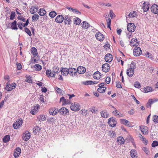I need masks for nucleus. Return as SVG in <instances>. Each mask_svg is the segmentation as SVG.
Returning a JSON list of instances; mask_svg holds the SVG:
<instances>
[{"mask_svg":"<svg viewBox=\"0 0 158 158\" xmlns=\"http://www.w3.org/2000/svg\"><path fill=\"white\" fill-rule=\"evenodd\" d=\"M38 7L36 6H32L30 9V12L32 14H34L37 12L38 10Z\"/></svg>","mask_w":158,"mask_h":158,"instance_id":"25","label":"nucleus"},{"mask_svg":"<svg viewBox=\"0 0 158 158\" xmlns=\"http://www.w3.org/2000/svg\"><path fill=\"white\" fill-rule=\"evenodd\" d=\"M30 133L28 131H26L23 134L22 139L24 140L27 141L30 139Z\"/></svg>","mask_w":158,"mask_h":158,"instance_id":"8","label":"nucleus"},{"mask_svg":"<svg viewBox=\"0 0 158 158\" xmlns=\"http://www.w3.org/2000/svg\"><path fill=\"white\" fill-rule=\"evenodd\" d=\"M25 31L30 36L31 35V34L30 31L27 27H25Z\"/></svg>","mask_w":158,"mask_h":158,"instance_id":"53","label":"nucleus"},{"mask_svg":"<svg viewBox=\"0 0 158 158\" xmlns=\"http://www.w3.org/2000/svg\"><path fill=\"white\" fill-rule=\"evenodd\" d=\"M117 141L118 144L120 145L124 144L125 142V140L123 138L122 136H119L118 137Z\"/></svg>","mask_w":158,"mask_h":158,"instance_id":"30","label":"nucleus"},{"mask_svg":"<svg viewBox=\"0 0 158 158\" xmlns=\"http://www.w3.org/2000/svg\"><path fill=\"white\" fill-rule=\"evenodd\" d=\"M134 86L135 87L138 88L140 87H141V85H140V83L138 82H135Z\"/></svg>","mask_w":158,"mask_h":158,"instance_id":"63","label":"nucleus"},{"mask_svg":"<svg viewBox=\"0 0 158 158\" xmlns=\"http://www.w3.org/2000/svg\"><path fill=\"white\" fill-rule=\"evenodd\" d=\"M158 101V99H150L146 105V107L148 108L151 107V105L153 103Z\"/></svg>","mask_w":158,"mask_h":158,"instance_id":"16","label":"nucleus"},{"mask_svg":"<svg viewBox=\"0 0 158 158\" xmlns=\"http://www.w3.org/2000/svg\"><path fill=\"white\" fill-rule=\"evenodd\" d=\"M46 119V116L43 114H40L37 117V121L38 122H41L45 121Z\"/></svg>","mask_w":158,"mask_h":158,"instance_id":"20","label":"nucleus"},{"mask_svg":"<svg viewBox=\"0 0 158 158\" xmlns=\"http://www.w3.org/2000/svg\"><path fill=\"white\" fill-rule=\"evenodd\" d=\"M47 120L48 122H50L53 123H55V119L52 118H49Z\"/></svg>","mask_w":158,"mask_h":158,"instance_id":"59","label":"nucleus"},{"mask_svg":"<svg viewBox=\"0 0 158 158\" xmlns=\"http://www.w3.org/2000/svg\"><path fill=\"white\" fill-rule=\"evenodd\" d=\"M16 85L15 83H13L11 84H8L6 85L5 89L8 91H11L16 87Z\"/></svg>","mask_w":158,"mask_h":158,"instance_id":"7","label":"nucleus"},{"mask_svg":"<svg viewBox=\"0 0 158 158\" xmlns=\"http://www.w3.org/2000/svg\"><path fill=\"white\" fill-rule=\"evenodd\" d=\"M111 122L113 123L116 122V119L113 117L110 118L108 120V124H110V123H111Z\"/></svg>","mask_w":158,"mask_h":158,"instance_id":"49","label":"nucleus"},{"mask_svg":"<svg viewBox=\"0 0 158 158\" xmlns=\"http://www.w3.org/2000/svg\"><path fill=\"white\" fill-rule=\"evenodd\" d=\"M152 88L150 86H147L143 88V92L145 93H148L151 91L152 90Z\"/></svg>","mask_w":158,"mask_h":158,"instance_id":"38","label":"nucleus"},{"mask_svg":"<svg viewBox=\"0 0 158 158\" xmlns=\"http://www.w3.org/2000/svg\"><path fill=\"white\" fill-rule=\"evenodd\" d=\"M33 68L35 70L37 71L40 70L42 68V66L38 64H35L34 65Z\"/></svg>","mask_w":158,"mask_h":158,"instance_id":"35","label":"nucleus"},{"mask_svg":"<svg viewBox=\"0 0 158 158\" xmlns=\"http://www.w3.org/2000/svg\"><path fill=\"white\" fill-rule=\"evenodd\" d=\"M142 150L144 152L147 154H148L149 153V151L148 149L146 147H143L142 148Z\"/></svg>","mask_w":158,"mask_h":158,"instance_id":"55","label":"nucleus"},{"mask_svg":"<svg viewBox=\"0 0 158 158\" xmlns=\"http://www.w3.org/2000/svg\"><path fill=\"white\" fill-rule=\"evenodd\" d=\"M158 146V142L156 141H154L152 144V146L153 147H155Z\"/></svg>","mask_w":158,"mask_h":158,"instance_id":"57","label":"nucleus"},{"mask_svg":"<svg viewBox=\"0 0 158 158\" xmlns=\"http://www.w3.org/2000/svg\"><path fill=\"white\" fill-rule=\"evenodd\" d=\"M11 27L12 29L17 30L18 29L17 27V21L16 20H14L11 23Z\"/></svg>","mask_w":158,"mask_h":158,"instance_id":"33","label":"nucleus"},{"mask_svg":"<svg viewBox=\"0 0 158 158\" xmlns=\"http://www.w3.org/2000/svg\"><path fill=\"white\" fill-rule=\"evenodd\" d=\"M74 21V23L77 25L79 24L81 22V19L78 17L75 18Z\"/></svg>","mask_w":158,"mask_h":158,"instance_id":"47","label":"nucleus"},{"mask_svg":"<svg viewBox=\"0 0 158 158\" xmlns=\"http://www.w3.org/2000/svg\"><path fill=\"white\" fill-rule=\"evenodd\" d=\"M106 20L107 22V27L109 28L111 30L110 27L111 21V19L109 18V16H107V19H106Z\"/></svg>","mask_w":158,"mask_h":158,"instance_id":"37","label":"nucleus"},{"mask_svg":"<svg viewBox=\"0 0 158 158\" xmlns=\"http://www.w3.org/2000/svg\"><path fill=\"white\" fill-rule=\"evenodd\" d=\"M143 9L144 12H146L148 11L149 9V7L146 4V3L144 2L143 4Z\"/></svg>","mask_w":158,"mask_h":158,"instance_id":"39","label":"nucleus"},{"mask_svg":"<svg viewBox=\"0 0 158 158\" xmlns=\"http://www.w3.org/2000/svg\"><path fill=\"white\" fill-rule=\"evenodd\" d=\"M40 130V128L39 126L35 127L33 129V132L35 134L38 132H39Z\"/></svg>","mask_w":158,"mask_h":158,"instance_id":"41","label":"nucleus"},{"mask_svg":"<svg viewBox=\"0 0 158 158\" xmlns=\"http://www.w3.org/2000/svg\"><path fill=\"white\" fill-rule=\"evenodd\" d=\"M23 121L22 118H20L17 121L13 124V127L15 129L18 128L22 124Z\"/></svg>","mask_w":158,"mask_h":158,"instance_id":"4","label":"nucleus"},{"mask_svg":"<svg viewBox=\"0 0 158 158\" xmlns=\"http://www.w3.org/2000/svg\"><path fill=\"white\" fill-rule=\"evenodd\" d=\"M95 36L96 39L100 41H102L104 39L103 35L99 32L97 33Z\"/></svg>","mask_w":158,"mask_h":158,"instance_id":"19","label":"nucleus"},{"mask_svg":"<svg viewBox=\"0 0 158 158\" xmlns=\"http://www.w3.org/2000/svg\"><path fill=\"white\" fill-rule=\"evenodd\" d=\"M39 15L38 14H36L33 15L32 17V21H36L39 19Z\"/></svg>","mask_w":158,"mask_h":158,"instance_id":"45","label":"nucleus"},{"mask_svg":"<svg viewBox=\"0 0 158 158\" xmlns=\"http://www.w3.org/2000/svg\"><path fill=\"white\" fill-rule=\"evenodd\" d=\"M69 69L66 68H63L62 67L61 68L60 72H61V74L63 76H66L68 75L69 73Z\"/></svg>","mask_w":158,"mask_h":158,"instance_id":"12","label":"nucleus"},{"mask_svg":"<svg viewBox=\"0 0 158 158\" xmlns=\"http://www.w3.org/2000/svg\"><path fill=\"white\" fill-rule=\"evenodd\" d=\"M72 17L70 15H65L64 18L63 20L64 23L65 24L70 25L72 22L71 19Z\"/></svg>","mask_w":158,"mask_h":158,"instance_id":"3","label":"nucleus"},{"mask_svg":"<svg viewBox=\"0 0 158 158\" xmlns=\"http://www.w3.org/2000/svg\"><path fill=\"white\" fill-rule=\"evenodd\" d=\"M136 68V64L134 61H132L131 63L130 68H131V69L134 70Z\"/></svg>","mask_w":158,"mask_h":158,"instance_id":"51","label":"nucleus"},{"mask_svg":"<svg viewBox=\"0 0 158 158\" xmlns=\"http://www.w3.org/2000/svg\"><path fill=\"white\" fill-rule=\"evenodd\" d=\"M130 45L131 46L137 47L138 45L139 41L136 38H132L130 41Z\"/></svg>","mask_w":158,"mask_h":158,"instance_id":"11","label":"nucleus"},{"mask_svg":"<svg viewBox=\"0 0 158 158\" xmlns=\"http://www.w3.org/2000/svg\"><path fill=\"white\" fill-rule=\"evenodd\" d=\"M105 60L106 62H111L113 60L112 55L110 53L107 54L105 56Z\"/></svg>","mask_w":158,"mask_h":158,"instance_id":"13","label":"nucleus"},{"mask_svg":"<svg viewBox=\"0 0 158 158\" xmlns=\"http://www.w3.org/2000/svg\"><path fill=\"white\" fill-rule=\"evenodd\" d=\"M58 111V109H56L55 108H52L49 110V112L50 114L54 115L57 114Z\"/></svg>","mask_w":158,"mask_h":158,"instance_id":"22","label":"nucleus"},{"mask_svg":"<svg viewBox=\"0 0 158 158\" xmlns=\"http://www.w3.org/2000/svg\"><path fill=\"white\" fill-rule=\"evenodd\" d=\"M65 101V99L64 97H62L60 98V101L62 102V105L64 104Z\"/></svg>","mask_w":158,"mask_h":158,"instance_id":"62","label":"nucleus"},{"mask_svg":"<svg viewBox=\"0 0 158 158\" xmlns=\"http://www.w3.org/2000/svg\"><path fill=\"white\" fill-rule=\"evenodd\" d=\"M151 11L155 14L158 13V6L156 4L152 5L151 7Z\"/></svg>","mask_w":158,"mask_h":158,"instance_id":"17","label":"nucleus"},{"mask_svg":"<svg viewBox=\"0 0 158 158\" xmlns=\"http://www.w3.org/2000/svg\"><path fill=\"white\" fill-rule=\"evenodd\" d=\"M109 14L111 18H112L113 17L115 16V15L113 13L112 10H111L110 11Z\"/></svg>","mask_w":158,"mask_h":158,"instance_id":"64","label":"nucleus"},{"mask_svg":"<svg viewBox=\"0 0 158 158\" xmlns=\"http://www.w3.org/2000/svg\"><path fill=\"white\" fill-rule=\"evenodd\" d=\"M10 139V136L9 135H6L3 139V141L5 143L8 142Z\"/></svg>","mask_w":158,"mask_h":158,"instance_id":"46","label":"nucleus"},{"mask_svg":"<svg viewBox=\"0 0 158 158\" xmlns=\"http://www.w3.org/2000/svg\"><path fill=\"white\" fill-rule=\"evenodd\" d=\"M39 108L40 105L38 104H36L32 107L31 110L30 111V113L33 115L37 113L38 110Z\"/></svg>","mask_w":158,"mask_h":158,"instance_id":"6","label":"nucleus"},{"mask_svg":"<svg viewBox=\"0 0 158 158\" xmlns=\"http://www.w3.org/2000/svg\"><path fill=\"white\" fill-rule=\"evenodd\" d=\"M89 111L93 113H95L98 111V110L96 109L94 106H92L89 108Z\"/></svg>","mask_w":158,"mask_h":158,"instance_id":"48","label":"nucleus"},{"mask_svg":"<svg viewBox=\"0 0 158 158\" xmlns=\"http://www.w3.org/2000/svg\"><path fill=\"white\" fill-rule=\"evenodd\" d=\"M15 15V12L12 11L10 14V19L11 20H13L14 19Z\"/></svg>","mask_w":158,"mask_h":158,"instance_id":"56","label":"nucleus"},{"mask_svg":"<svg viewBox=\"0 0 158 158\" xmlns=\"http://www.w3.org/2000/svg\"><path fill=\"white\" fill-rule=\"evenodd\" d=\"M77 71L79 74H82L84 73L85 72L86 69L82 66H79L77 68Z\"/></svg>","mask_w":158,"mask_h":158,"instance_id":"18","label":"nucleus"},{"mask_svg":"<svg viewBox=\"0 0 158 158\" xmlns=\"http://www.w3.org/2000/svg\"><path fill=\"white\" fill-rule=\"evenodd\" d=\"M141 131L142 133L145 135L148 134V131L147 129V127L146 126H143V127L141 128Z\"/></svg>","mask_w":158,"mask_h":158,"instance_id":"34","label":"nucleus"},{"mask_svg":"<svg viewBox=\"0 0 158 158\" xmlns=\"http://www.w3.org/2000/svg\"><path fill=\"white\" fill-rule=\"evenodd\" d=\"M130 155L132 158H137V156L136 150H131L130 151Z\"/></svg>","mask_w":158,"mask_h":158,"instance_id":"28","label":"nucleus"},{"mask_svg":"<svg viewBox=\"0 0 158 158\" xmlns=\"http://www.w3.org/2000/svg\"><path fill=\"white\" fill-rule=\"evenodd\" d=\"M67 8L70 11L74 13H77V14H81V13L77 9H74L69 7H67Z\"/></svg>","mask_w":158,"mask_h":158,"instance_id":"40","label":"nucleus"},{"mask_svg":"<svg viewBox=\"0 0 158 158\" xmlns=\"http://www.w3.org/2000/svg\"><path fill=\"white\" fill-rule=\"evenodd\" d=\"M18 27L21 30L23 29V23L21 22H18L17 24Z\"/></svg>","mask_w":158,"mask_h":158,"instance_id":"58","label":"nucleus"},{"mask_svg":"<svg viewBox=\"0 0 158 158\" xmlns=\"http://www.w3.org/2000/svg\"><path fill=\"white\" fill-rule=\"evenodd\" d=\"M101 73L98 71L95 72L93 75V77L96 79L98 80L101 78Z\"/></svg>","mask_w":158,"mask_h":158,"instance_id":"26","label":"nucleus"},{"mask_svg":"<svg viewBox=\"0 0 158 158\" xmlns=\"http://www.w3.org/2000/svg\"><path fill=\"white\" fill-rule=\"evenodd\" d=\"M106 89V87L99 88L98 89V91L100 93H103L105 91Z\"/></svg>","mask_w":158,"mask_h":158,"instance_id":"43","label":"nucleus"},{"mask_svg":"<svg viewBox=\"0 0 158 158\" xmlns=\"http://www.w3.org/2000/svg\"><path fill=\"white\" fill-rule=\"evenodd\" d=\"M101 115L103 118H106L108 117L109 114L107 113L106 110L101 111L100 112Z\"/></svg>","mask_w":158,"mask_h":158,"instance_id":"27","label":"nucleus"},{"mask_svg":"<svg viewBox=\"0 0 158 158\" xmlns=\"http://www.w3.org/2000/svg\"><path fill=\"white\" fill-rule=\"evenodd\" d=\"M142 53L141 49L139 47H136L133 50V54L135 56H139Z\"/></svg>","mask_w":158,"mask_h":158,"instance_id":"5","label":"nucleus"},{"mask_svg":"<svg viewBox=\"0 0 158 158\" xmlns=\"http://www.w3.org/2000/svg\"><path fill=\"white\" fill-rule=\"evenodd\" d=\"M53 71L54 73H57L60 72V70L57 66H54L53 68Z\"/></svg>","mask_w":158,"mask_h":158,"instance_id":"44","label":"nucleus"},{"mask_svg":"<svg viewBox=\"0 0 158 158\" xmlns=\"http://www.w3.org/2000/svg\"><path fill=\"white\" fill-rule=\"evenodd\" d=\"M46 13V11L45 10L43 9H40L39 12V14L41 16H44Z\"/></svg>","mask_w":158,"mask_h":158,"instance_id":"42","label":"nucleus"},{"mask_svg":"<svg viewBox=\"0 0 158 158\" xmlns=\"http://www.w3.org/2000/svg\"><path fill=\"white\" fill-rule=\"evenodd\" d=\"M57 15L56 12L55 11H52L49 12V15L51 18H54Z\"/></svg>","mask_w":158,"mask_h":158,"instance_id":"50","label":"nucleus"},{"mask_svg":"<svg viewBox=\"0 0 158 158\" xmlns=\"http://www.w3.org/2000/svg\"><path fill=\"white\" fill-rule=\"evenodd\" d=\"M70 108L71 110L74 111H79L80 109V105L77 102L72 103L71 105Z\"/></svg>","mask_w":158,"mask_h":158,"instance_id":"1","label":"nucleus"},{"mask_svg":"<svg viewBox=\"0 0 158 158\" xmlns=\"http://www.w3.org/2000/svg\"><path fill=\"white\" fill-rule=\"evenodd\" d=\"M27 81L29 83H31L32 82V80L30 76H29L26 78Z\"/></svg>","mask_w":158,"mask_h":158,"instance_id":"60","label":"nucleus"},{"mask_svg":"<svg viewBox=\"0 0 158 158\" xmlns=\"http://www.w3.org/2000/svg\"><path fill=\"white\" fill-rule=\"evenodd\" d=\"M121 122L124 125L129 127H131V125L129 121L125 119H121Z\"/></svg>","mask_w":158,"mask_h":158,"instance_id":"24","label":"nucleus"},{"mask_svg":"<svg viewBox=\"0 0 158 158\" xmlns=\"http://www.w3.org/2000/svg\"><path fill=\"white\" fill-rule=\"evenodd\" d=\"M64 17L62 15H58L55 19V21L57 23H61L64 20Z\"/></svg>","mask_w":158,"mask_h":158,"instance_id":"14","label":"nucleus"},{"mask_svg":"<svg viewBox=\"0 0 158 158\" xmlns=\"http://www.w3.org/2000/svg\"><path fill=\"white\" fill-rule=\"evenodd\" d=\"M15 151L14 153V156L15 158L18 157L21 153V149L17 147L15 150Z\"/></svg>","mask_w":158,"mask_h":158,"instance_id":"21","label":"nucleus"},{"mask_svg":"<svg viewBox=\"0 0 158 158\" xmlns=\"http://www.w3.org/2000/svg\"><path fill=\"white\" fill-rule=\"evenodd\" d=\"M18 19H19L20 20H21V21H23V22H25V18H24V17H23V16H22L19 15L18 16Z\"/></svg>","mask_w":158,"mask_h":158,"instance_id":"61","label":"nucleus"},{"mask_svg":"<svg viewBox=\"0 0 158 158\" xmlns=\"http://www.w3.org/2000/svg\"><path fill=\"white\" fill-rule=\"evenodd\" d=\"M81 25L82 27L85 29H87L90 26V25L86 21H83L81 23Z\"/></svg>","mask_w":158,"mask_h":158,"instance_id":"29","label":"nucleus"},{"mask_svg":"<svg viewBox=\"0 0 158 158\" xmlns=\"http://www.w3.org/2000/svg\"><path fill=\"white\" fill-rule=\"evenodd\" d=\"M61 115L69 114V111L65 107H62L58 111Z\"/></svg>","mask_w":158,"mask_h":158,"instance_id":"9","label":"nucleus"},{"mask_svg":"<svg viewBox=\"0 0 158 158\" xmlns=\"http://www.w3.org/2000/svg\"><path fill=\"white\" fill-rule=\"evenodd\" d=\"M102 69L103 72L105 73L108 72L110 69L109 65L108 63L103 64L102 65Z\"/></svg>","mask_w":158,"mask_h":158,"instance_id":"15","label":"nucleus"},{"mask_svg":"<svg viewBox=\"0 0 158 158\" xmlns=\"http://www.w3.org/2000/svg\"><path fill=\"white\" fill-rule=\"evenodd\" d=\"M134 73V70L131 69V68H129L127 70V74L129 77H131Z\"/></svg>","mask_w":158,"mask_h":158,"instance_id":"23","label":"nucleus"},{"mask_svg":"<svg viewBox=\"0 0 158 158\" xmlns=\"http://www.w3.org/2000/svg\"><path fill=\"white\" fill-rule=\"evenodd\" d=\"M135 26L134 23H130L127 25V29L129 32H132L134 31L135 29Z\"/></svg>","mask_w":158,"mask_h":158,"instance_id":"2","label":"nucleus"},{"mask_svg":"<svg viewBox=\"0 0 158 158\" xmlns=\"http://www.w3.org/2000/svg\"><path fill=\"white\" fill-rule=\"evenodd\" d=\"M137 16V13L135 11H133L130 12L129 14L128 15V16L129 18H133L134 17H136Z\"/></svg>","mask_w":158,"mask_h":158,"instance_id":"32","label":"nucleus"},{"mask_svg":"<svg viewBox=\"0 0 158 158\" xmlns=\"http://www.w3.org/2000/svg\"><path fill=\"white\" fill-rule=\"evenodd\" d=\"M69 74L70 76L74 77L77 75V71L76 69L73 68H69Z\"/></svg>","mask_w":158,"mask_h":158,"instance_id":"10","label":"nucleus"},{"mask_svg":"<svg viewBox=\"0 0 158 158\" xmlns=\"http://www.w3.org/2000/svg\"><path fill=\"white\" fill-rule=\"evenodd\" d=\"M93 81H87L83 82V83L86 85H92Z\"/></svg>","mask_w":158,"mask_h":158,"instance_id":"54","label":"nucleus"},{"mask_svg":"<svg viewBox=\"0 0 158 158\" xmlns=\"http://www.w3.org/2000/svg\"><path fill=\"white\" fill-rule=\"evenodd\" d=\"M31 52L34 57L36 56L38 54L37 50L35 47L32 48Z\"/></svg>","mask_w":158,"mask_h":158,"instance_id":"31","label":"nucleus"},{"mask_svg":"<svg viewBox=\"0 0 158 158\" xmlns=\"http://www.w3.org/2000/svg\"><path fill=\"white\" fill-rule=\"evenodd\" d=\"M153 121L155 123H158V116L155 115L153 117Z\"/></svg>","mask_w":158,"mask_h":158,"instance_id":"52","label":"nucleus"},{"mask_svg":"<svg viewBox=\"0 0 158 158\" xmlns=\"http://www.w3.org/2000/svg\"><path fill=\"white\" fill-rule=\"evenodd\" d=\"M46 74L48 77H55V74L53 73H52L51 70H47L46 71Z\"/></svg>","mask_w":158,"mask_h":158,"instance_id":"36","label":"nucleus"}]
</instances>
